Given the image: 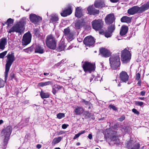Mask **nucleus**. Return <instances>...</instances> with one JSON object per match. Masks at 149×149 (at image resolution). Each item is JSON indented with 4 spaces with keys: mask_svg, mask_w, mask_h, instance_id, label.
<instances>
[{
    "mask_svg": "<svg viewBox=\"0 0 149 149\" xmlns=\"http://www.w3.org/2000/svg\"><path fill=\"white\" fill-rule=\"evenodd\" d=\"M26 18L23 17L17 23L13 26L8 31L10 33L12 32H16L18 33L22 32L24 29V27L26 22Z\"/></svg>",
    "mask_w": 149,
    "mask_h": 149,
    "instance_id": "nucleus-1",
    "label": "nucleus"
},
{
    "mask_svg": "<svg viewBox=\"0 0 149 149\" xmlns=\"http://www.w3.org/2000/svg\"><path fill=\"white\" fill-rule=\"evenodd\" d=\"M6 64L5 72V81H6L8 76V74L10 67L15 60V56L13 53L8 54L6 56Z\"/></svg>",
    "mask_w": 149,
    "mask_h": 149,
    "instance_id": "nucleus-2",
    "label": "nucleus"
},
{
    "mask_svg": "<svg viewBox=\"0 0 149 149\" xmlns=\"http://www.w3.org/2000/svg\"><path fill=\"white\" fill-rule=\"evenodd\" d=\"M149 8V1L140 7L137 6H134L129 9L127 11L128 13L130 15H134L138 12L142 13L147 10Z\"/></svg>",
    "mask_w": 149,
    "mask_h": 149,
    "instance_id": "nucleus-3",
    "label": "nucleus"
},
{
    "mask_svg": "<svg viewBox=\"0 0 149 149\" xmlns=\"http://www.w3.org/2000/svg\"><path fill=\"white\" fill-rule=\"evenodd\" d=\"M57 40L52 34L48 35L45 39V43L47 47L51 49H55L56 47Z\"/></svg>",
    "mask_w": 149,
    "mask_h": 149,
    "instance_id": "nucleus-4",
    "label": "nucleus"
},
{
    "mask_svg": "<svg viewBox=\"0 0 149 149\" xmlns=\"http://www.w3.org/2000/svg\"><path fill=\"white\" fill-rule=\"evenodd\" d=\"M110 64L111 68L116 69L120 64V58L119 54H115L111 56L109 58Z\"/></svg>",
    "mask_w": 149,
    "mask_h": 149,
    "instance_id": "nucleus-5",
    "label": "nucleus"
},
{
    "mask_svg": "<svg viewBox=\"0 0 149 149\" xmlns=\"http://www.w3.org/2000/svg\"><path fill=\"white\" fill-rule=\"evenodd\" d=\"M121 60L123 63L129 62L131 58V54L130 52L126 48L121 51Z\"/></svg>",
    "mask_w": 149,
    "mask_h": 149,
    "instance_id": "nucleus-6",
    "label": "nucleus"
},
{
    "mask_svg": "<svg viewBox=\"0 0 149 149\" xmlns=\"http://www.w3.org/2000/svg\"><path fill=\"white\" fill-rule=\"evenodd\" d=\"M125 145L126 147L128 149H139L140 144L138 143H136L134 141L130 139L129 141H126Z\"/></svg>",
    "mask_w": 149,
    "mask_h": 149,
    "instance_id": "nucleus-7",
    "label": "nucleus"
},
{
    "mask_svg": "<svg viewBox=\"0 0 149 149\" xmlns=\"http://www.w3.org/2000/svg\"><path fill=\"white\" fill-rule=\"evenodd\" d=\"M12 130V127L10 126H8L2 131V133L4 134L5 137L4 141V144L5 145H6L8 143Z\"/></svg>",
    "mask_w": 149,
    "mask_h": 149,
    "instance_id": "nucleus-8",
    "label": "nucleus"
},
{
    "mask_svg": "<svg viewBox=\"0 0 149 149\" xmlns=\"http://www.w3.org/2000/svg\"><path fill=\"white\" fill-rule=\"evenodd\" d=\"M107 141L110 145H113L119 142L118 137L116 134V132H113V134L110 135L107 139Z\"/></svg>",
    "mask_w": 149,
    "mask_h": 149,
    "instance_id": "nucleus-9",
    "label": "nucleus"
},
{
    "mask_svg": "<svg viewBox=\"0 0 149 149\" xmlns=\"http://www.w3.org/2000/svg\"><path fill=\"white\" fill-rule=\"evenodd\" d=\"M82 67L85 72H89L91 73L95 69V65L93 63H92L88 62H82Z\"/></svg>",
    "mask_w": 149,
    "mask_h": 149,
    "instance_id": "nucleus-10",
    "label": "nucleus"
},
{
    "mask_svg": "<svg viewBox=\"0 0 149 149\" xmlns=\"http://www.w3.org/2000/svg\"><path fill=\"white\" fill-rule=\"evenodd\" d=\"M93 28L96 31L100 30L103 27V22L100 19L95 20L91 22Z\"/></svg>",
    "mask_w": 149,
    "mask_h": 149,
    "instance_id": "nucleus-11",
    "label": "nucleus"
},
{
    "mask_svg": "<svg viewBox=\"0 0 149 149\" xmlns=\"http://www.w3.org/2000/svg\"><path fill=\"white\" fill-rule=\"evenodd\" d=\"M83 42L84 44L86 46L89 47L94 46L95 42L94 38L92 36H89L86 37L84 39Z\"/></svg>",
    "mask_w": 149,
    "mask_h": 149,
    "instance_id": "nucleus-12",
    "label": "nucleus"
},
{
    "mask_svg": "<svg viewBox=\"0 0 149 149\" xmlns=\"http://www.w3.org/2000/svg\"><path fill=\"white\" fill-rule=\"evenodd\" d=\"M31 35L30 32H27L25 33L22 38V43L23 45L26 46L31 42Z\"/></svg>",
    "mask_w": 149,
    "mask_h": 149,
    "instance_id": "nucleus-13",
    "label": "nucleus"
},
{
    "mask_svg": "<svg viewBox=\"0 0 149 149\" xmlns=\"http://www.w3.org/2000/svg\"><path fill=\"white\" fill-rule=\"evenodd\" d=\"M114 15L113 14H110L107 15L105 18L106 24L109 25L112 24L115 20Z\"/></svg>",
    "mask_w": 149,
    "mask_h": 149,
    "instance_id": "nucleus-14",
    "label": "nucleus"
},
{
    "mask_svg": "<svg viewBox=\"0 0 149 149\" xmlns=\"http://www.w3.org/2000/svg\"><path fill=\"white\" fill-rule=\"evenodd\" d=\"M30 21L35 24L42 20V18L36 15L31 14L30 15Z\"/></svg>",
    "mask_w": 149,
    "mask_h": 149,
    "instance_id": "nucleus-15",
    "label": "nucleus"
},
{
    "mask_svg": "<svg viewBox=\"0 0 149 149\" xmlns=\"http://www.w3.org/2000/svg\"><path fill=\"white\" fill-rule=\"evenodd\" d=\"M88 14L90 15H95L99 14V11L92 6H89L87 8Z\"/></svg>",
    "mask_w": 149,
    "mask_h": 149,
    "instance_id": "nucleus-16",
    "label": "nucleus"
},
{
    "mask_svg": "<svg viewBox=\"0 0 149 149\" xmlns=\"http://www.w3.org/2000/svg\"><path fill=\"white\" fill-rule=\"evenodd\" d=\"M120 78L122 81L126 82L128 81L129 77L126 72L122 71L120 74Z\"/></svg>",
    "mask_w": 149,
    "mask_h": 149,
    "instance_id": "nucleus-17",
    "label": "nucleus"
},
{
    "mask_svg": "<svg viewBox=\"0 0 149 149\" xmlns=\"http://www.w3.org/2000/svg\"><path fill=\"white\" fill-rule=\"evenodd\" d=\"M72 12V9L71 7H69L68 8L62 11L61 13V16L66 17L71 14Z\"/></svg>",
    "mask_w": 149,
    "mask_h": 149,
    "instance_id": "nucleus-18",
    "label": "nucleus"
},
{
    "mask_svg": "<svg viewBox=\"0 0 149 149\" xmlns=\"http://www.w3.org/2000/svg\"><path fill=\"white\" fill-rule=\"evenodd\" d=\"M100 52L102 56L105 57H107L109 56L111 54L109 50L104 48L100 49Z\"/></svg>",
    "mask_w": 149,
    "mask_h": 149,
    "instance_id": "nucleus-19",
    "label": "nucleus"
},
{
    "mask_svg": "<svg viewBox=\"0 0 149 149\" xmlns=\"http://www.w3.org/2000/svg\"><path fill=\"white\" fill-rule=\"evenodd\" d=\"M105 4L103 0H97L95 1L94 3L95 6L97 8H101L104 6Z\"/></svg>",
    "mask_w": 149,
    "mask_h": 149,
    "instance_id": "nucleus-20",
    "label": "nucleus"
},
{
    "mask_svg": "<svg viewBox=\"0 0 149 149\" xmlns=\"http://www.w3.org/2000/svg\"><path fill=\"white\" fill-rule=\"evenodd\" d=\"M7 43V39L3 38L0 39V50H3L5 48V46Z\"/></svg>",
    "mask_w": 149,
    "mask_h": 149,
    "instance_id": "nucleus-21",
    "label": "nucleus"
},
{
    "mask_svg": "<svg viewBox=\"0 0 149 149\" xmlns=\"http://www.w3.org/2000/svg\"><path fill=\"white\" fill-rule=\"evenodd\" d=\"M83 10L81 7H77L76 8L75 16L76 17L80 18L83 16Z\"/></svg>",
    "mask_w": 149,
    "mask_h": 149,
    "instance_id": "nucleus-22",
    "label": "nucleus"
},
{
    "mask_svg": "<svg viewBox=\"0 0 149 149\" xmlns=\"http://www.w3.org/2000/svg\"><path fill=\"white\" fill-rule=\"evenodd\" d=\"M83 22L80 20H76L75 23V28L77 29H80L83 25Z\"/></svg>",
    "mask_w": 149,
    "mask_h": 149,
    "instance_id": "nucleus-23",
    "label": "nucleus"
},
{
    "mask_svg": "<svg viewBox=\"0 0 149 149\" xmlns=\"http://www.w3.org/2000/svg\"><path fill=\"white\" fill-rule=\"evenodd\" d=\"M44 52V49L40 45H36L35 47V53L42 54Z\"/></svg>",
    "mask_w": 149,
    "mask_h": 149,
    "instance_id": "nucleus-24",
    "label": "nucleus"
},
{
    "mask_svg": "<svg viewBox=\"0 0 149 149\" xmlns=\"http://www.w3.org/2000/svg\"><path fill=\"white\" fill-rule=\"evenodd\" d=\"M128 30V27L126 26H123L120 29V34L121 36H124L127 33Z\"/></svg>",
    "mask_w": 149,
    "mask_h": 149,
    "instance_id": "nucleus-25",
    "label": "nucleus"
},
{
    "mask_svg": "<svg viewBox=\"0 0 149 149\" xmlns=\"http://www.w3.org/2000/svg\"><path fill=\"white\" fill-rule=\"evenodd\" d=\"M58 16L55 15H53L51 17L50 19V22L53 23L54 26L56 25V23H58Z\"/></svg>",
    "mask_w": 149,
    "mask_h": 149,
    "instance_id": "nucleus-26",
    "label": "nucleus"
},
{
    "mask_svg": "<svg viewBox=\"0 0 149 149\" xmlns=\"http://www.w3.org/2000/svg\"><path fill=\"white\" fill-rule=\"evenodd\" d=\"M84 110L82 108L77 107L74 110V112L77 115H80L83 113Z\"/></svg>",
    "mask_w": 149,
    "mask_h": 149,
    "instance_id": "nucleus-27",
    "label": "nucleus"
},
{
    "mask_svg": "<svg viewBox=\"0 0 149 149\" xmlns=\"http://www.w3.org/2000/svg\"><path fill=\"white\" fill-rule=\"evenodd\" d=\"M120 21L122 22L129 23L131 21V18L127 16H124L121 18Z\"/></svg>",
    "mask_w": 149,
    "mask_h": 149,
    "instance_id": "nucleus-28",
    "label": "nucleus"
},
{
    "mask_svg": "<svg viewBox=\"0 0 149 149\" xmlns=\"http://www.w3.org/2000/svg\"><path fill=\"white\" fill-rule=\"evenodd\" d=\"M62 88V86H61L58 85H55L53 87L52 92L54 94Z\"/></svg>",
    "mask_w": 149,
    "mask_h": 149,
    "instance_id": "nucleus-29",
    "label": "nucleus"
},
{
    "mask_svg": "<svg viewBox=\"0 0 149 149\" xmlns=\"http://www.w3.org/2000/svg\"><path fill=\"white\" fill-rule=\"evenodd\" d=\"M52 81H48L45 82H41L39 83L38 85L39 86L43 87L49 85H52Z\"/></svg>",
    "mask_w": 149,
    "mask_h": 149,
    "instance_id": "nucleus-30",
    "label": "nucleus"
},
{
    "mask_svg": "<svg viewBox=\"0 0 149 149\" xmlns=\"http://www.w3.org/2000/svg\"><path fill=\"white\" fill-rule=\"evenodd\" d=\"M65 47L64 42L63 41H61L58 45V49L60 51H63Z\"/></svg>",
    "mask_w": 149,
    "mask_h": 149,
    "instance_id": "nucleus-31",
    "label": "nucleus"
},
{
    "mask_svg": "<svg viewBox=\"0 0 149 149\" xmlns=\"http://www.w3.org/2000/svg\"><path fill=\"white\" fill-rule=\"evenodd\" d=\"M40 95L42 99L48 98L49 96V95L48 93H45L42 91H41Z\"/></svg>",
    "mask_w": 149,
    "mask_h": 149,
    "instance_id": "nucleus-32",
    "label": "nucleus"
},
{
    "mask_svg": "<svg viewBox=\"0 0 149 149\" xmlns=\"http://www.w3.org/2000/svg\"><path fill=\"white\" fill-rule=\"evenodd\" d=\"M63 137L59 136L57 138H55L53 140L52 143L54 145L59 143L62 140Z\"/></svg>",
    "mask_w": 149,
    "mask_h": 149,
    "instance_id": "nucleus-33",
    "label": "nucleus"
},
{
    "mask_svg": "<svg viewBox=\"0 0 149 149\" xmlns=\"http://www.w3.org/2000/svg\"><path fill=\"white\" fill-rule=\"evenodd\" d=\"M34 48V46H33V45H32L31 47L27 48L26 49H24L23 51L26 53H30L33 51Z\"/></svg>",
    "mask_w": 149,
    "mask_h": 149,
    "instance_id": "nucleus-34",
    "label": "nucleus"
},
{
    "mask_svg": "<svg viewBox=\"0 0 149 149\" xmlns=\"http://www.w3.org/2000/svg\"><path fill=\"white\" fill-rule=\"evenodd\" d=\"M115 26L114 24H112L108 26V31L112 33L115 29Z\"/></svg>",
    "mask_w": 149,
    "mask_h": 149,
    "instance_id": "nucleus-35",
    "label": "nucleus"
},
{
    "mask_svg": "<svg viewBox=\"0 0 149 149\" xmlns=\"http://www.w3.org/2000/svg\"><path fill=\"white\" fill-rule=\"evenodd\" d=\"M74 35L73 33H70L68 35L66 36V38L69 40L71 41L73 39Z\"/></svg>",
    "mask_w": 149,
    "mask_h": 149,
    "instance_id": "nucleus-36",
    "label": "nucleus"
},
{
    "mask_svg": "<svg viewBox=\"0 0 149 149\" xmlns=\"http://www.w3.org/2000/svg\"><path fill=\"white\" fill-rule=\"evenodd\" d=\"M14 21V20L13 19L9 18L8 19L6 22V24L8 26L10 24H13Z\"/></svg>",
    "mask_w": 149,
    "mask_h": 149,
    "instance_id": "nucleus-37",
    "label": "nucleus"
},
{
    "mask_svg": "<svg viewBox=\"0 0 149 149\" xmlns=\"http://www.w3.org/2000/svg\"><path fill=\"white\" fill-rule=\"evenodd\" d=\"M65 114L63 113H59L57 115V117L59 119H61L65 117Z\"/></svg>",
    "mask_w": 149,
    "mask_h": 149,
    "instance_id": "nucleus-38",
    "label": "nucleus"
},
{
    "mask_svg": "<svg viewBox=\"0 0 149 149\" xmlns=\"http://www.w3.org/2000/svg\"><path fill=\"white\" fill-rule=\"evenodd\" d=\"M70 29L69 28H66L64 29V35L65 36L68 35L70 33Z\"/></svg>",
    "mask_w": 149,
    "mask_h": 149,
    "instance_id": "nucleus-39",
    "label": "nucleus"
},
{
    "mask_svg": "<svg viewBox=\"0 0 149 149\" xmlns=\"http://www.w3.org/2000/svg\"><path fill=\"white\" fill-rule=\"evenodd\" d=\"M7 51H5L0 54V58H4L5 56L7 53Z\"/></svg>",
    "mask_w": 149,
    "mask_h": 149,
    "instance_id": "nucleus-40",
    "label": "nucleus"
},
{
    "mask_svg": "<svg viewBox=\"0 0 149 149\" xmlns=\"http://www.w3.org/2000/svg\"><path fill=\"white\" fill-rule=\"evenodd\" d=\"M84 114L85 115L87 118H89L91 114L88 111H86L84 112Z\"/></svg>",
    "mask_w": 149,
    "mask_h": 149,
    "instance_id": "nucleus-41",
    "label": "nucleus"
},
{
    "mask_svg": "<svg viewBox=\"0 0 149 149\" xmlns=\"http://www.w3.org/2000/svg\"><path fill=\"white\" fill-rule=\"evenodd\" d=\"M4 83L3 80L0 78V88L3 87L4 86Z\"/></svg>",
    "mask_w": 149,
    "mask_h": 149,
    "instance_id": "nucleus-42",
    "label": "nucleus"
},
{
    "mask_svg": "<svg viewBox=\"0 0 149 149\" xmlns=\"http://www.w3.org/2000/svg\"><path fill=\"white\" fill-rule=\"evenodd\" d=\"M112 33L109 31L108 32H106L104 33V35L107 38L110 37L111 36Z\"/></svg>",
    "mask_w": 149,
    "mask_h": 149,
    "instance_id": "nucleus-43",
    "label": "nucleus"
},
{
    "mask_svg": "<svg viewBox=\"0 0 149 149\" xmlns=\"http://www.w3.org/2000/svg\"><path fill=\"white\" fill-rule=\"evenodd\" d=\"M109 107L110 109H112L114 111H117V108L114 106L110 104L109 105Z\"/></svg>",
    "mask_w": 149,
    "mask_h": 149,
    "instance_id": "nucleus-44",
    "label": "nucleus"
},
{
    "mask_svg": "<svg viewBox=\"0 0 149 149\" xmlns=\"http://www.w3.org/2000/svg\"><path fill=\"white\" fill-rule=\"evenodd\" d=\"M35 34L36 36H39L40 34V32L38 29H36L34 30Z\"/></svg>",
    "mask_w": 149,
    "mask_h": 149,
    "instance_id": "nucleus-45",
    "label": "nucleus"
},
{
    "mask_svg": "<svg viewBox=\"0 0 149 149\" xmlns=\"http://www.w3.org/2000/svg\"><path fill=\"white\" fill-rule=\"evenodd\" d=\"M135 104L136 105L141 106L143 105V103L142 102L136 101V102Z\"/></svg>",
    "mask_w": 149,
    "mask_h": 149,
    "instance_id": "nucleus-46",
    "label": "nucleus"
},
{
    "mask_svg": "<svg viewBox=\"0 0 149 149\" xmlns=\"http://www.w3.org/2000/svg\"><path fill=\"white\" fill-rule=\"evenodd\" d=\"M140 74L139 73H138L136 74L135 79L136 80H139L140 78Z\"/></svg>",
    "mask_w": 149,
    "mask_h": 149,
    "instance_id": "nucleus-47",
    "label": "nucleus"
},
{
    "mask_svg": "<svg viewBox=\"0 0 149 149\" xmlns=\"http://www.w3.org/2000/svg\"><path fill=\"white\" fill-rule=\"evenodd\" d=\"M55 37H56V38H58L59 36H60V34H59V33L58 32V31H55Z\"/></svg>",
    "mask_w": 149,
    "mask_h": 149,
    "instance_id": "nucleus-48",
    "label": "nucleus"
},
{
    "mask_svg": "<svg viewBox=\"0 0 149 149\" xmlns=\"http://www.w3.org/2000/svg\"><path fill=\"white\" fill-rule=\"evenodd\" d=\"M125 118V116L124 115H123L122 116H121L120 118H118V120L120 121H122L124 120Z\"/></svg>",
    "mask_w": 149,
    "mask_h": 149,
    "instance_id": "nucleus-49",
    "label": "nucleus"
},
{
    "mask_svg": "<svg viewBox=\"0 0 149 149\" xmlns=\"http://www.w3.org/2000/svg\"><path fill=\"white\" fill-rule=\"evenodd\" d=\"M132 111L134 113L137 115H139V112L135 109H132Z\"/></svg>",
    "mask_w": 149,
    "mask_h": 149,
    "instance_id": "nucleus-50",
    "label": "nucleus"
},
{
    "mask_svg": "<svg viewBox=\"0 0 149 149\" xmlns=\"http://www.w3.org/2000/svg\"><path fill=\"white\" fill-rule=\"evenodd\" d=\"M68 126V125L64 124L62 125V127L63 129H65Z\"/></svg>",
    "mask_w": 149,
    "mask_h": 149,
    "instance_id": "nucleus-51",
    "label": "nucleus"
},
{
    "mask_svg": "<svg viewBox=\"0 0 149 149\" xmlns=\"http://www.w3.org/2000/svg\"><path fill=\"white\" fill-rule=\"evenodd\" d=\"M10 77L11 79H13L15 78V74L13 73H11L10 74Z\"/></svg>",
    "mask_w": 149,
    "mask_h": 149,
    "instance_id": "nucleus-52",
    "label": "nucleus"
},
{
    "mask_svg": "<svg viewBox=\"0 0 149 149\" xmlns=\"http://www.w3.org/2000/svg\"><path fill=\"white\" fill-rule=\"evenodd\" d=\"M80 135L78 133V134H76L75 136H74V137H73V139H76L78 138L79 136H80Z\"/></svg>",
    "mask_w": 149,
    "mask_h": 149,
    "instance_id": "nucleus-53",
    "label": "nucleus"
},
{
    "mask_svg": "<svg viewBox=\"0 0 149 149\" xmlns=\"http://www.w3.org/2000/svg\"><path fill=\"white\" fill-rule=\"evenodd\" d=\"M146 93L145 91H143L140 92V94L142 96H144Z\"/></svg>",
    "mask_w": 149,
    "mask_h": 149,
    "instance_id": "nucleus-54",
    "label": "nucleus"
},
{
    "mask_svg": "<svg viewBox=\"0 0 149 149\" xmlns=\"http://www.w3.org/2000/svg\"><path fill=\"white\" fill-rule=\"evenodd\" d=\"M65 133V132L63 131H61L59 132L58 133V135H60L62 134H64Z\"/></svg>",
    "mask_w": 149,
    "mask_h": 149,
    "instance_id": "nucleus-55",
    "label": "nucleus"
},
{
    "mask_svg": "<svg viewBox=\"0 0 149 149\" xmlns=\"http://www.w3.org/2000/svg\"><path fill=\"white\" fill-rule=\"evenodd\" d=\"M88 137L90 139H92L93 138V137L92 134H89L88 135Z\"/></svg>",
    "mask_w": 149,
    "mask_h": 149,
    "instance_id": "nucleus-56",
    "label": "nucleus"
},
{
    "mask_svg": "<svg viewBox=\"0 0 149 149\" xmlns=\"http://www.w3.org/2000/svg\"><path fill=\"white\" fill-rule=\"evenodd\" d=\"M82 101L84 103V104L86 105L88 104L89 103V102H88L84 100H82Z\"/></svg>",
    "mask_w": 149,
    "mask_h": 149,
    "instance_id": "nucleus-57",
    "label": "nucleus"
},
{
    "mask_svg": "<svg viewBox=\"0 0 149 149\" xmlns=\"http://www.w3.org/2000/svg\"><path fill=\"white\" fill-rule=\"evenodd\" d=\"M42 146L40 144H38L37 145L36 147L38 149H40L41 148Z\"/></svg>",
    "mask_w": 149,
    "mask_h": 149,
    "instance_id": "nucleus-58",
    "label": "nucleus"
},
{
    "mask_svg": "<svg viewBox=\"0 0 149 149\" xmlns=\"http://www.w3.org/2000/svg\"><path fill=\"white\" fill-rule=\"evenodd\" d=\"M85 132V130L81 131L80 132H79L78 133L80 135L81 134H83Z\"/></svg>",
    "mask_w": 149,
    "mask_h": 149,
    "instance_id": "nucleus-59",
    "label": "nucleus"
},
{
    "mask_svg": "<svg viewBox=\"0 0 149 149\" xmlns=\"http://www.w3.org/2000/svg\"><path fill=\"white\" fill-rule=\"evenodd\" d=\"M95 77V76L94 75H92L91 77V78L90 79V82H91L92 81V80Z\"/></svg>",
    "mask_w": 149,
    "mask_h": 149,
    "instance_id": "nucleus-60",
    "label": "nucleus"
},
{
    "mask_svg": "<svg viewBox=\"0 0 149 149\" xmlns=\"http://www.w3.org/2000/svg\"><path fill=\"white\" fill-rule=\"evenodd\" d=\"M119 0H110L111 2L113 3H116Z\"/></svg>",
    "mask_w": 149,
    "mask_h": 149,
    "instance_id": "nucleus-61",
    "label": "nucleus"
},
{
    "mask_svg": "<svg viewBox=\"0 0 149 149\" xmlns=\"http://www.w3.org/2000/svg\"><path fill=\"white\" fill-rule=\"evenodd\" d=\"M98 79L96 77L94 78V80H93V82H94L95 81H98Z\"/></svg>",
    "mask_w": 149,
    "mask_h": 149,
    "instance_id": "nucleus-62",
    "label": "nucleus"
},
{
    "mask_svg": "<svg viewBox=\"0 0 149 149\" xmlns=\"http://www.w3.org/2000/svg\"><path fill=\"white\" fill-rule=\"evenodd\" d=\"M64 61L63 60H62L58 64L60 65L61 63H63Z\"/></svg>",
    "mask_w": 149,
    "mask_h": 149,
    "instance_id": "nucleus-63",
    "label": "nucleus"
},
{
    "mask_svg": "<svg viewBox=\"0 0 149 149\" xmlns=\"http://www.w3.org/2000/svg\"><path fill=\"white\" fill-rule=\"evenodd\" d=\"M139 99L141 100H143L144 99V97H139Z\"/></svg>",
    "mask_w": 149,
    "mask_h": 149,
    "instance_id": "nucleus-64",
    "label": "nucleus"
}]
</instances>
